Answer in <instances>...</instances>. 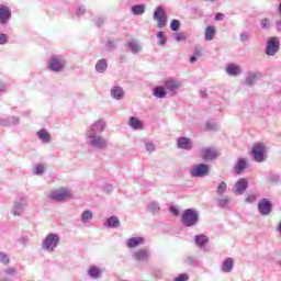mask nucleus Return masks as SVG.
Masks as SVG:
<instances>
[{"mask_svg":"<svg viewBox=\"0 0 281 281\" xmlns=\"http://www.w3.org/2000/svg\"><path fill=\"white\" fill-rule=\"evenodd\" d=\"M47 67L54 74H63L67 67V59L63 55H54L48 59Z\"/></svg>","mask_w":281,"mask_h":281,"instance_id":"nucleus-1","label":"nucleus"},{"mask_svg":"<svg viewBox=\"0 0 281 281\" xmlns=\"http://www.w3.org/2000/svg\"><path fill=\"white\" fill-rule=\"evenodd\" d=\"M86 143L91 148H95V150H106L109 148V140L101 134L86 135Z\"/></svg>","mask_w":281,"mask_h":281,"instance_id":"nucleus-2","label":"nucleus"},{"mask_svg":"<svg viewBox=\"0 0 281 281\" xmlns=\"http://www.w3.org/2000/svg\"><path fill=\"white\" fill-rule=\"evenodd\" d=\"M58 245H60V236L56 233H49L42 243V249L47 254H54Z\"/></svg>","mask_w":281,"mask_h":281,"instance_id":"nucleus-3","label":"nucleus"},{"mask_svg":"<svg viewBox=\"0 0 281 281\" xmlns=\"http://www.w3.org/2000/svg\"><path fill=\"white\" fill-rule=\"evenodd\" d=\"M181 223L184 227H195L199 225V211L195 209H187L181 215Z\"/></svg>","mask_w":281,"mask_h":281,"instance_id":"nucleus-4","label":"nucleus"},{"mask_svg":"<svg viewBox=\"0 0 281 281\" xmlns=\"http://www.w3.org/2000/svg\"><path fill=\"white\" fill-rule=\"evenodd\" d=\"M251 155L256 164H265L267 161V147L262 144H256L251 148Z\"/></svg>","mask_w":281,"mask_h":281,"instance_id":"nucleus-5","label":"nucleus"},{"mask_svg":"<svg viewBox=\"0 0 281 281\" xmlns=\"http://www.w3.org/2000/svg\"><path fill=\"white\" fill-rule=\"evenodd\" d=\"M154 21L157 22V27L159 30L166 27V22L168 21V15L166 14V9H164V7H157L155 9Z\"/></svg>","mask_w":281,"mask_h":281,"instance_id":"nucleus-6","label":"nucleus"},{"mask_svg":"<svg viewBox=\"0 0 281 281\" xmlns=\"http://www.w3.org/2000/svg\"><path fill=\"white\" fill-rule=\"evenodd\" d=\"M210 175V166L205 164H199L190 170V177L193 179L207 177Z\"/></svg>","mask_w":281,"mask_h":281,"instance_id":"nucleus-7","label":"nucleus"},{"mask_svg":"<svg viewBox=\"0 0 281 281\" xmlns=\"http://www.w3.org/2000/svg\"><path fill=\"white\" fill-rule=\"evenodd\" d=\"M48 196L53 201H68V199H71L72 194L69 189H59L52 191Z\"/></svg>","mask_w":281,"mask_h":281,"instance_id":"nucleus-8","label":"nucleus"},{"mask_svg":"<svg viewBox=\"0 0 281 281\" xmlns=\"http://www.w3.org/2000/svg\"><path fill=\"white\" fill-rule=\"evenodd\" d=\"M27 207V199L26 198H18L13 202L12 214L14 216H21L23 211Z\"/></svg>","mask_w":281,"mask_h":281,"instance_id":"nucleus-9","label":"nucleus"},{"mask_svg":"<svg viewBox=\"0 0 281 281\" xmlns=\"http://www.w3.org/2000/svg\"><path fill=\"white\" fill-rule=\"evenodd\" d=\"M165 90H167V93L169 95H177V91H179V88L181 87V82L175 78H169L165 80L164 82Z\"/></svg>","mask_w":281,"mask_h":281,"instance_id":"nucleus-10","label":"nucleus"},{"mask_svg":"<svg viewBox=\"0 0 281 281\" xmlns=\"http://www.w3.org/2000/svg\"><path fill=\"white\" fill-rule=\"evenodd\" d=\"M272 210H273V204H271V201H269V199L263 198L259 201L258 212L261 214V216H269Z\"/></svg>","mask_w":281,"mask_h":281,"instance_id":"nucleus-11","label":"nucleus"},{"mask_svg":"<svg viewBox=\"0 0 281 281\" xmlns=\"http://www.w3.org/2000/svg\"><path fill=\"white\" fill-rule=\"evenodd\" d=\"M106 128V122L99 120L94 122L89 131L86 132V135H102Z\"/></svg>","mask_w":281,"mask_h":281,"instance_id":"nucleus-12","label":"nucleus"},{"mask_svg":"<svg viewBox=\"0 0 281 281\" xmlns=\"http://www.w3.org/2000/svg\"><path fill=\"white\" fill-rule=\"evenodd\" d=\"M280 50V42L276 37H271L267 43L266 54L267 56H276Z\"/></svg>","mask_w":281,"mask_h":281,"instance_id":"nucleus-13","label":"nucleus"},{"mask_svg":"<svg viewBox=\"0 0 281 281\" xmlns=\"http://www.w3.org/2000/svg\"><path fill=\"white\" fill-rule=\"evenodd\" d=\"M134 260L137 262H148L150 260V250L148 248H142L133 254Z\"/></svg>","mask_w":281,"mask_h":281,"instance_id":"nucleus-14","label":"nucleus"},{"mask_svg":"<svg viewBox=\"0 0 281 281\" xmlns=\"http://www.w3.org/2000/svg\"><path fill=\"white\" fill-rule=\"evenodd\" d=\"M12 19L10 7L0 4V25H5Z\"/></svg>","mask_w":281,"mask_h":281,"instance_id":"nucleus-15","label":"nucleus"},{"mask_svg":"<svg viewBox=\"0 0 281 281\" xmlns=\"http://www.w3.org/2000/svg\"><path fill=\"white\" fill-rule=\"evenodd\" d=\"M201 155L204 161H214V159L218 158V153L212 147L203 148Z\"/></svg>","mask_w":281,"mask_h":281,"instance_id":"nucleus-16","label":"nucleus"},{"mask_svg":"<svg viewBox=\"0 0 281 281\" xmlns=\"http://www.w3.org/2000/svg\"><path fill=\"white\" fill-rule=\"evenodd\" d=\"M192 147L193 143L191 138L181 136L177 139V148H179V150H192Z\"/></svg>","mask_w":281,"mask_h":281,"instance_id":"nucleus-17","label":"nucleus"},{"mask_svg":"<svg viewBox=\"0 0 281 281\" xmlns=\"http://www.w3.org/2000/svg\"><path fill=\"white\" fill-rule=\"evenodd\" d=\"M260 78H262L260 71H249L246 75L245 85H247V87H254V85H256Z\"/></svg>","mask_w":281,"mask_h":281,"instance_id":"nucleus-18","label":"nucleus"},{"mask_svg":"<svg viewBox=\"0 0 281 281\" xmlns=\"http://www.w3.org/2000/svg\"><path fill=\"white\" fill-rule=\"evenodd\" d=\"M21 124V119L19 116H8L0 119V126L10 127L19 126Z\"/></svg>","mask_w":281,"mask_h":281,"instance_id":"nucleus-19","label":"nucleus"},{"mask_svg":"<svg viewBox=\"0 0 281 281\" xmlns=\"http://www.w3.org/2000/svg\"><path fill=\"white\" fill-rule=\"evenodd\" d=\"M247 188H249V181L247 178H240L234 186L236 194H245Z\"/></svg>","mask_w":281,"mask_h":281,"instance_id":"nucleus-20","label":"nucleus"},{"mask_svg":"<svg viewBox=\"0 0 281 281\" xmlns=\"http://www.w3.org/2000/svg\"><path fill=\"white\" fill-rule=\"evenodd\" d=\"M225 72L227 76H232L233 78H236L237 76H240L243 74V68L236 64H227L225 67Z\"/></svg>","mask_w":281,"mask_h":281,"instance_id":"nucleus-21","label":"nucleus"},{"mask_svg":"<svg viewBox=\"0 0 281 281\" xmlns=\"http://www.w3.org/2000/svg\"><path fill=\"white\" fill-rule=\"evenodd\" d=\"M222 273H232L234 271V258H226L221 266Z\"/></svg>","mask_w":281,"mask_h":281,"instance_id":"nucleus-22","label":"nucleus"},{"mask_svg":"<svg viewBox=\"0 0 281 281\" xmlns=\"http://www.w3.org/2000/svg\"><path fill=\"white\" fill-rule=\"evenodd\" d=\"M36 135L42 144H49L52 142V135L45 128L37 131Z\"/></svg>","mask_w":281,"mask_h":281,"instance_id":"nucleus-23","label":"nucleus"},{"mask_svg":"<svg viewBox=\"0 0 281 281\" xmlns=\"http://www.w3.org/2000/svg\"><path fill=\"white\" fill-rule=\"evenodd\" d=\"M144 243H146V239H144V237H132L127 239V247L130 249H135V247L144 245Z\"/></svg>","mask_w":281,"mask_h":281,"instance_id":"nucleus-24","label":"nucleus"},{"mask_svg":"<svg viewBox=\"0 0 281 281\" xmlns=\"http://www.w3.org/2000/svg\"><path fill=\"white\" fill-rule=\"evenodd\" d=\"M128 124L134 131L144 130V122L135 116L130 117Z\"/></svg>","mask_w":281,"mask_h":281,"instance_id":"nucleus-25","label":"nucleus"},{"mask_svg":"<svg viewBox=\"0 0 281 281\" xmlns=\"http://www.w3.org/2000/svg\"><path fill=\"white\" fill-rule=\"evenodd\" d=\"M16 273H19V271L16 270L15 267L5 268L2 271V281H8L11 278H14V276H16Z\"/></svg>","mask_w":281,"mask_h":281,"instance_id":"nucleus-26","label":"nucleus"},{"mask_svg":"<svg viewBox=\"0 0 281 281\" xmlns=\"http://www.w3.org/2000/svg\"><path fill=\"white\" fill-rule=\"evenodd\" d=\"M88 276L92 280H100V278H102V270L97 266H90L88 270Z\"/></svg>","mask_w":281,"mask_h":281,"instance_id":"nucleus-27","label":"nucleus"},{"mask_svg":"<svg viewBox=\"0 0 281 281\" xmlns=\"http://www.w3.org/2000/svg\"><path fill=\"white\" fill-rule=\"evenodd\" d=\"M110 93L114 100H122L124 98V89L120 86L112 87Z\"/></svg>","mask_w":281,"mask_h":281,"instance_id":"nucleus-28","label":"nucleus"},{"mask_svg":"<svg viewBox=\"0 0 281 281\" xmlns=\"http://www.w3.org/2000/svg\"><path fill=\"white\" fill-rule=\"evenodd\" d=\"M194 243L198 247H205L207 243H210V238H207L204 234L195 235Z\"/></svg>","mask_w":281,"mask_h":281,"instance_id":"nucleus-29","label":"nucleus"},{"mask_svg":"<svg viewBox=\"0 0 281 281\" xmlns=\"http://www.w3.org/2000/svg\"><path fill=\"white\" fill-rule=\"evenodd\" d=\"M216 36V26L209 25L205 29L204 38L205 41H214Z\"/></svg>","mask_w":281,"mask_h":281,"instance_id":"nucleus-30","label":"nucleus"},{"mask_svg":"<svg viewBox=\"0 0 281 281\" xmlns=\"http://www.w3.org/2000/svg\"><path fill=\"white\" fill-rule=\"evenodd\" d=\"M131 12L134 16H142L146 12V4H135L131 8Z\"/></svg>","mask_w":281,"mask_h":281,"instance_id":"nucleus-31","label":"nucleus"},{"mask_svg":"<svg viewBox=\"0 0 281 281\" xmlns=\"http://www.w3.org/2000/svg\"><path fill=\"white\" fill-rule=\"evenodd\" d=\"M109 67V63L106 59H99L95 64V71L97 74H104Z\"/></svg>","mask_w":281,"mask_h":281,"instance_id":"nucleus-32","label":"nucleus"},{"mask_svg":"<svg viewBox=\"0 0 281 281\" xmlns=\"http://www.w3.org/2000/svg\"><path fill=\"white\" fill-rule=\"evenodd\" d=\"M245 169H247V159H238V161L235 164V173L240 175Z\"/></svg>","mask_w":281,"mask_h":281,"instance_id":"nucleus-33","label":"nucleus"},{"mask_svg":"<svg viewBox=\"0 0 281 281\" xmlns=\"http://www.w3.org/2000/svg\"><path fill=\"white\" fill-rule=\"evenodd\" d=\"M80 218L83 225H88L89 222L93 221V212L86 210L81 213Z\"/></svg>","mask_w":281,"mask_h":281,"instance_id":"nucleus-34","label":"nucleus"},{"mask_svg":"<svg viewBox=\"0 0 281 281\" xmlns=\"http://www.w3.org/2000/svg\"><path fill=\"white\" fill-rule=\"evenodd\" d=\"M127 47L132 52V54H139V52H142V46L135 40H131L127 43Z\"/></svg>","mask_w":281,"mask_h":281,"instance_id":"nucleus-35","label":"nucleus"},{"mask_svg":"<svg viewBox=\"0 0 281 281\" xmlns=\"http://www.w3.org/2000/svg\"><path fill=\"white\" fill-rule=\"evenodd\" d=\"M104 226L110 228H117L120 227V218H117V216H111L106 220Z\"/></svg>","mask_w":281,"mask_h":281,"instance_id":"nucleus-36","label":"nucleus"},{"mask_svg":"<svg viewBox=\"0 0 281 281\" xmlns=\"http://www.w3.org/2000/svg\"><path fill=\"white\" fill-rule=\"evenodd\" d=\"M166 93H168V91L166 90L165 86H158L154 88L153 95H155V98H159L160 100H162V98H166Z\"/></svg>","mask_w":281,"mask_h":281,"instance_id":"nucleus-37","label":"nucleus"},{"mask_svg":"<svg viewBox=\"0 0 281 281\" xmlns=\"http://www.w3.org/2000/svg\"><path fill=\"white\" fill-rule=\"evenodd\" d=\"M147 210L151 214H159L161 206L158 204V202L153 201L147 204Z\"/></svg>","mask_w":281,"mask_h":281,"instance_id":"nucleus-38","label":"nucleus"},{"mask_svg":"<svg viewBox=\"0 0 281 281\" xmlns=\"http://www.w3.org/2000/svg\"><path fill=\"white\" fill-rule=\"evenodd\" d=\"M216 192L218 196H223L225 192H227V183L225 181H222L216 189Z\"/></svg>","mask_w":281,"mask_h":281,"instance_id":"nucleus-39","label":"nucleus"},{"mask_svg":"<svg viewBox=\"0 0 281 281\" xmlns=\"http://www.w3.org/2000/svg\"><path fill=\"white\" fill-rule=\"evenodd\" d=\"M229 198L223 196L217 199V205L218 207H227L229 205Z\"/></svg>","mask_w":281,"mask_h":281,"instance_id":"nucleus-40","label":"nucleus"},{"mask_svg":"<svg viewBox=\"0 0 281 281\" xmlns=\"http://www.w3.org/2000/svg\"><path fill=\"white\" fill-rule=\"evenodd\" d=\"M260 26H261V30H269L270 27H272V24L269 18L261 19Z\"/></svg>","mask_w":281,"mask_h":281,"instance_id":"nucleus-41","label":"nucleus"},{"mask_svg":"<svg viewBox=\"0 0 281 281\" xmlns=\"http://www.w3.org/2000/svg\"><path fill=\"white\" fill-rule=\"evenodd\" d=\"M157 38H158V45L164 47V45H166V43H167L166 34H164V32L160 31V32L157 33Z\"/></svg>","mask_w":281,"mask_h":281,"instance_id":"nucleus-42","label":"nucleus"},{"mask_svg":"<svg viewBox=\"0 0 281 281\" xmlns=\"http://www.w3.org/2000/svg\"><path fill=\"white\" fill-rule=\"evenodd\" d=\"M179 27H181V22L179 20H172L170 23V30H172V32H179Z\"/></svg>","mask_w":281,"mask_h":281,"instance_id":"nucleus-43","label":"nucleus"},{"mask_svg":"<svg viewBox=\"0 0 281 281\" xmlns=\"http://www.w3.org/2000/svg\"><path fill=\"white\" fill-rule=\"evenodd\" d=\"M0 262L1 265H10V257H8V254L5 252H0Z\"/></svg>","mask_w":281,"mask_h":281,"instance_id":"nucleus-44","label":"nucleus"},{"mask_svg":"<svg viewBox=\"0 0 281 281\" xmlns=\"http://www.w3.org/2000/svg\"><path fill=\"white\" fill-rule=\"evenodd\" d=\"M104 23H106V15H99L95 20H94V24L100 27V25H104Z\"/></svg>","mask_w":281,"mask_h":281,"instance_id":"nucleus-45","label":"nucleus"},{"mask_svg":"<svg viewBox=\"0 0 281 281\" xmlns=\"http://www.w3.org/2000/svg\"><path fill=\"white\" fill-rule=\"evenodd\" d=\"M216 128H218V124L215 122H206L205 123V130L206 131H216Z\"/></svg>","mask_w":281,"mask_h":281,"instance_id":"nucleus-46","label":"nucleus"},{"mask_svg":"<svg viewBox=\"0 0 281 281\" xmlns=\"http://www.w3.org/2000/svg\"><path fill=\"white\" fill-rule=\"evenodd\" d=\"M257 199L256 193H250L246 196V203H256Z\"/></svg>","mask_w":281,"mask_h":281,"instance_id":"nucleus-47","label":"nucleus"},{"mask_svg":"<svg viewBox=\"0 0 281 281\" xmlns=\"http://www.w3.org/2000/svg\"><path fill=\"white\" fill-rule=\"evenodd\" d=\"M239 38H240L241 43H248L249 38H251V34L245 33V32L240 33Z\"/></svg>","mask_w":281,"mask_h":281,"instance_id":"nucleus-48","label":"nucleus"},{"mask_svg":"<svg viewBox=\"0 0 281 281\" xmlns=\"http://www.w3.org/2000/svg\"><path fill=\"white\" fill-rule=\"evenodd\" d=\"M173 37H175V41H177V43H181L186 41V35L183 33H175Z\"/></svg>","mask_w":281,"mask_h":281,"instance_id":"nucleus-49","label":"nucleus"},{"mask_svg":"<svg viewBox=\"0 0 281 281\" xmlns=\"http://www.w3.org/2000/svg\"><path fill=\"white\" fill-rule=\"evenodd\" d=\"M145 148L147 153H155L156 146L153 143L147 142L145 143Z\"/></svg>","mask_w":281,"mask_h":281,"instance_id":"nucleus-50","label":"nucleus"},{"mask_svg":"<svg viewBox=\"0 0 281 281\" xmlns=\"http://www.w3.org/2000/svg\"><path fill=\"white\" fill-rule=\"evenodd\" d=\"M116 44L115 42L109 40L105 44V49H108L109 52H112V49H115Z\"/></svg>","mask_w":281,"mask_h":281,"instance_id":"nucleus-51","label":"nucleus"},{"mask_svg":"<svg viewBox=\"0 0 281 281\" xmlns=\"http://www.w3.org/2000/svg\"><path fill=\"white\" fill-rule=\"evenodd\" d=\"M34 172L36 175H44L45 172V167L43 165H37L35 168H34Z\"/></svg>","mask_w":281,"mask_h":281,"instance_id":"nucleus-52","label":"nucleus"},{"mask_svg":"<svg viewBox=\"0 0 281 281\" xmlns=\"http://www.w3.org/2000/svg\"><path fill=\"white\" fill-rule=\"evenodd\" d=\"M8 43V35L0 32V45H7Z\"/></svg>","mask_w":281,"mask_h":281,"instance_id":"nucleus-53","label":"nucleus"},{"mask_svg":"<svg viewBox=\"0 0 281 281\" xmlns=\"http://www.w3.org/2000/svg\"><path fill=\"white\" fill-rule=\"evenodd\" d=\"M189 277L186 273H182L175 278V281H188Z\"/></svg>","mask_w":281,"mask_h":281,"instance_id":"nucleus-54","label":"nucleus"},{"mask_svg":"<svg viewBox=\"0 0 281 281\" xmlns=\"http://www.w3.org/2000/svg\"><path fill=\"white\" fill-rule=\"evenodd\" d=\"M187 265H196V258L189 256L186 259Z\"/></svg>","mask_w":281,"mask_h":281,"instance_id":"nucleus-55","label":"nucleus"},{"mask_svg":"<svg viewBox=\"0 0 281 281\" xmlns=\"http://www.w3.org/2000/svg\"><path fill=\"white\" fill-rule=\"evenodd\" d=\"M85 7H79L77 10H76V14L77 16H82V14H85Z\"/></svg>","mask_w":281,"mask_h":281,"instance_id":"nucleus-56","label":"nucleus"},{"mask_svg":"<svg viewBox=\"0 0 281 281\" xmlns=\"http://www.w3.org/2000/svg\"><path fill=\"white\" fill-rule=\"evenodd\" d=\"M5 89H8V86L3 82H0V93H5Z\"/></svg>","mask_w":281,"mask_h":281,"instance_id":"nucleus-57","label":"nucleus"},{"mask_svg":"<svg viewBox=\"0 0 281 281\" xmlns=\"http://www.w3.org/2000/svg\"><path fill=\"white\" fill-rule=\"evenodd\" d=\"M216 21H223V19H225V14L223 13H217L214 18Z\"/></svg>","mask_w":281,"mask_h":281,"instance_id":"nucleus-58","label":"nucleus"},{"mask_svg":"<svg viewBox=\"0 0 281 281\" xmlns=\"http://www.w3.org/2000/svg\"><path fill=\"white\" fill-rule=\"evenodd\" d=\"M276 30H277V32H281V20H278L276 22Z\"/></svg>","mask_w":281,"mask_h":281,"instance_id":"nucleus-59","label":"nucleus"},{"mask_svg":"<svg viewBox=\"0 0 281 281\" xmlns=\"http://www.w3.org/2000/svg\"><path fill=\"white\" fill-rule=\"evenodd\" d=\"M104 191H105V192H112V191H113V186H112V184H106V186L104 187Z\"/></svg>","mask_w":281,"mask_h":281,"instance_id":"nucleus-60","label":"nucleus"},{"mask_svg":"<svg viewBox=\"0 0 281 281\" xmlns=\"http://www.w3.org/2000/svg\"><path fill=\"white\" fill-rule=\"evenodd\" d=\"M196 55H193V56H191V58H190V63L192 64V65H194V63H196Z\"/></svg>","mask_w":281,"mask_h":281,"instance_id":"nucleus-61","label":"nucleus"},{"mask_svg":"<svg viewBox=\"0 0 281 281\" xmlns=\"http://www.w3.org/2000/svg\"><path fill=\"white\" fill-rule=\"evenodd\" d=\"M201 98H205L207 95V92L205 90L200 91Z\"/></svg>","mask_w":281,"mask_h":281,"instance_id":"nucleus-62","label":"nucleus"},{"mask_svg":"<svg viewBox=\"0 0 281 281\" xmlns=\"http://www.w3.org/2000/svg\"><path fill=\"white\" fill-rule=\"evenodd\" d=\"M278 12H279V14H280V16H281V0H280V3H279V5H278Z\"/></svg>","mask_w":281,"mask_h":281,"instance_id":"nucleus-63","label":"nucleus"},{"mask_svg":"<svg viewBox=\"0 0 281 281\" xmlns=\"http://www.w3.org/2000/svg\"><path fill=\"white\" fill-rule=\"evenodd\" d=\"M277 232H278L279 234H281V222L279 223V225H278V227H277Z\"/></svg>","mask_w":281,"mask_h":281,"instance_id":"nucleus-64","label":"nucleus"}]
</instances>
